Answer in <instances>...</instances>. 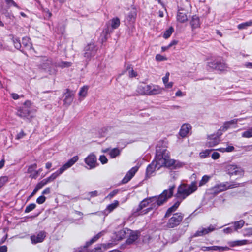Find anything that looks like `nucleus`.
Here are the masks:
<instances>
[{"label": "nucleus", "instance_id": "obj_21", "mask_svg": "<svg viewBox=\"0 0 252 252\" xmlns=\"http://www.w3.org/2000/svg\"><path fill=\"white\" fill-rule=\"evenodd\" d=\"M199 19L196 16H193L191 21V25L192 29L198 28L200 26Z\"/></svg>", "mask_w": 252, "mask_h": 252}, {"label": "nucleus", "instance_id": "obj_30", "mask_svg": "<svg viewBox=\"0 0 252 252\" xmlns=\"http://www.w3.org/2000/svg\"><path fill=\"white\" fill-rule=\"evenodd\" d=\"M211 177L208 175H204L202 177L201 180L199 182V186H202L205 184L210 179Z\"/></svg>", "mask_w": 252, "mask_h": 252}, {"label": "nucleus", "instance_id": "obj_58", "mask_svg": "<svg viewBox=\"0 0 252 252\" xmlns=\"http://www.w3.org/2000/svg\"><path fill=\"white\" fill-rule=\"evenodd\" d=\"M4 163H5L4 159H2L0 161V169H1L3 167Z\"/></svg>", "mask_w": 252, "mask_h": 252}, {"label": "nucleus", "instance_id": "obj_16", "mask_svg": "<svg viewBox=\"0 0 252 252\" xmlns=\"http://www.w3.org/2000/svg\"><path fill=\"white\" fill-rule=\"evenodd\" d=\"M45 237V234L44 232H40L36 235H34L32 237V243H39L41 242Z\"/></svg>", "mask_w": 252, "mask_h": 252}, {"label": "nucleus", "instance_id": "obj_31", "mask_svg": "<svg viewBox=\"0 0 252 252\" xmlns=\"http://www.w3.org/2000/svg\"><path fill=\"white\" fill-rule=\"evenodd\" d=\"M155 59L157 61L160 62L167 61L168 60V58L165 56L158 54L156 55Z\"/></svg>", "mask_w": 252, "mask_h": 252}, {"label": "nucleus", "instance_id": "obj_53", "mask_svg": "<svg viewBox=\"0 0 252 252\" xmlns=\"http://www.w3.org/2000/svg\"><path fill=\"white\" fill-rule=\"evenodd\" d=\"M176 96H183V93H182V92L180 90H178L176 93Z\"/></svg>", "mask_w": 252, "mask_h": 252}, {"label": "nucleus", "instance_id": "obj_56", "mask_svg": "<svg viewBox=\"0 0 252 252\" xmlns=\"http://www.w3.org/2000/svg\"><path fill=\"white\" fill-rule=\"evenodd\" d=\"M52 166V163L49 162H47L46 163L45 167L46 168V169H49L50 168H51Z\"/></svg>", "mask_w": 252, "mask_h": 252}, {"label": "nucleus", "instance_id": "obj_15", "mask_svg": "<svg viewBox=\"0 0 252 252\" xmlns=\"http://www.w3.org/2000/svg\"><path fill=\"white\" fill-rule=\"evenodd\" d=\"M53 177H54V176H53V175H52L51 177H50L48 179H44L42 181H41L36 186V188L34 189V192L35 193L39 189H40L44 185H45L48 182H49L50 181H52V180H54V179H53Z\"/></svg>", "mask_w": 252, "mask_h": 252}, {"label": "nucleus", "instance_id": "obj_64", "mask_svg": "<svg viewBox=\"0 0 252 252\" xmlns=\"http://www.w3.org/2000/svg\"><path fill=\"white\" fill-rule=\"evenodd\" d=\"M109 252H121L118 251V250H114V251H112Z\"/></svg>", "mask_w": 252, "mask_h": 252}, {"label": "nucleus", "instance_id": "obj_36", "mask_svg": "<svg viewBox=\"0 0 252 252\" xmlns=\"http://www.w3.org/2000/svg\"><path fill=\"white\" fill-rule=\"evenodd\" d=\"M244 224V221L243 220H240L239 221L236 222L234 223L235 229L237 230L238 229H240L243 227Z\"/></svg>", "mask_w": 252, "mask_h": 252}, {"label": "nucleus", "instance_id": "obj_59", "mask_svg": "<svg viewBox=\"0 0 252 252\" xmlns=\"http://www.w3.org/2000/svg\"><path fill=\"white\" fill-rule=\"evenodd\" d=\"M32 210V205L30 204L26 209V212H29Z\"/></svg>", "mask_w": 252, "mask_h": 252}, {"label": "nucleus", "instance_id": "obj_41", "mask_svg": "<svg viewBox=\"0 0 252 252\" xmlns=\"http://www.w3.org/2000/svg\"><path fill=\"white\" fill-rule=\"evenodd\" d=\"M100 161L102 164H105L108 162V159L105 156H100L99 158Z\"/></svg>", "mask_w": 252, "mask_h": 252}, {"label": "nucleus", "instance_id": "obj_60", "mask_svg": "<svg viewBox=\"0 0 252 252\" xmlns=\"http://www.w3.org/2000/svg\"><path fill=\"white\" fill-rule=\"evenodd\" d=\"M50 189L49 188H46L43 192V194H48L50 193Z\"/></svg>", "mask_w": 252, "mask_h": 252}, {"label": "nucleus", "instance_id": "obj_61", "mask_svg": "<svg viewBox=\"0 0 252 252\" xmlns=\"http://www.w3.org/2000/svg\"><path fill=\"white\" fill-rule=\"evenodd\" d=\"M91 196H96V195H97V192H96V191L92 192L91 193Z\"/></svg>", "mask_w": 252, "mask_h": 252}, {"label": "nucleus", "instance_id": "obj_50", "mask_svg": "<svg viewBox=\"0 0 252 252\" xmlns=\"http://www.w3.org/2000/svg\"><path fill=\"white\" fill-rule=\"evenodd\" d=\"M169 48H170V47L169 45L167 46H162L161 47V52H164L168 50Z\"/></svg>", "mask_w": 252, "mask_h": 252}, {"label": "nucleus", "instance_id": "obj_11", "mask_svg": "<svg viewBox=\"0 0 252 252\" xmlns=\"http://www.w3.org/2000/svg\"><path fill=\"white\" fill-rule=\"evenodd\" d=\"M191 129V126L189 124H183L180 130L179 135L182 137H186Z\"/></svg>", "mask_w": 252, "mask_h": 252}, {"label": "nucleus", "instance_id": "obj_4", "mask_svg": "<svg viewBox=\"0 0 252 252\" xmlns=\"http://www.w3.org/2000/svg\"><path fill=\"white\" fill-rule=\"evenodd\" d=\"M226 172L230 176H234L237 179L243 177L244 171L240 167L235 164H228L225 167Z\"/></svg>", "mask_w": 252, "mask_h": 252}, {"label": "nucleus", "instance_id": "obj_55", "mask_svg": "<svg viewBox=\"0 0 252 252\" xmlns=\"http://www.w3.org/2000/svg\"><path fill=\"white\" fill-rule=\"evenodd\" d=\"M71 65V63L69 62H67V63H62V66L63 67H68V66H70Z\"/></svg>", "mask_w": 252, "mask_h": 252}, {"label": "nucleus", "instance_id": "obj_34", "mask_svg": "<svg viewBox=\"0 0 252 252\" xmlns=\"http://www.w3.org/2000/svg\"><path fill=\"white\" fill-rule=\"evenodd\" d=\"M180 204V202L177 201L176 202L173 206H172L171 207L169 208L168 210L167 214L168 213H171L173 211H175L176 209L178 207L179 205Z\"/></svg>", "mask_w": 252, "mask_h": 252}, {"label": "nucleus", "instance_id": "obj_49", "mask_svg": "<svg viewBox=\"0 0 252 252\" xmlns=\"http://www.w3.org/2000/svg\"><path fill=\"white\" fill-rule=\"evenodd\" d=\"M7 248L6 246H2L0 247V252H7Z\"/></svg>", "mask_w": 252, "mask_h": 252}, {"label": "nucleus", "instance_id": "obj_2", "mask_svg": "<svg viewBox=\"0 0 252 252\" xmlns=\"http://www.w3.org/2000/svg\"><path fill=\"white\" fill-rule=\"evenodd\" d=\"M163 89L158 85L147 84L143 82L139 83L136 92L140 95H153L161 94Z\"/></svg>", "mask_w": 252, "mask_h": 252}, {"label": "nucleus", "instance_id": "obj_6", "mask_svg": "<svg viewBox=\"0 0 252 252\" xmlns=\"http://www.w3.org/2000/svg\"><path fill=\"white\" fill-rule=\"evenodd\" d=\"M78 160V157L75 156L71 158L66 163L63 165L58 171L53 174V179L62 174L64 170L72 166Z\"/></svg>", "mask_w": 252, "mask_h": 252}, {"label": "nucleus", "instance_id": "obj_27", "mask_svg": "<svg viewBox=\"0 0 252 252\" xmlns=\"http://www.w3.org/2000/svg\"><path fill=\"white\" fill-rule=\"evenodd\" d=\"M234 147L232 145H228L227 147H221L218 149V150L222 153L231 152L234 150Z\"/></svg>", "mask_w": 252, "mask_h": 252}, {"label": "nucleus", "instance_id": "obj_22", "mask_svg": "<svg viewBox=\"0 0 252 252\" xmlns=\"http://www.w3.org/2000/svg\"><path fill=\"white\" fill-rule=\"evenodd\" d=\"M138 238V234L137 232H132L130 233L129 238L126 240L127 244H130L133 243Z\"/></svg>", "mask_w": 252, "mask_h": 252}, {"label": "nucleus", "instance_id": "obj_47", "mask_svg": "<svg viewBox=\"0 0 252 252\" xmlns=\"http://www.w3.org/2000/svg\"><path fill=\"white\" fill-rule=\"evenodd\" d=\"M25 135V134L24 133V132L21 131L16 136V139L19 140V139L23 138Z\"/></svg>", "mask_w": 252, "mask_h": 252}, {"label": "nucleus", "instance_id": "obj_51", "mask_svg": "<svg viewBox=\"0 0 252 252\" xmlns=\"http://www.w3.org/2000/svg\"><path fill=\"white\" fill-rule=\"evenodd\" d=\"M120 233V237H119L117 239L118 240H121L123 239V238L124 237L125 233L123 231H121L119 232Z\"/></svg>", "mask_w": 252, "mask_h": 252}, {"label": "nucleus", "instance_id": "obj_3", "mask_svg": "<svg viewBox=\"0 0 252 252\" xmlns=\"http://www.w3.org/2000/svg\"><path fill=\"white\" fill-rule=\"evenodd\" d=\"M197 189V187L195 183H192L191 185L189 186L183 184L178 188L177 197L180 199H183L196 190Z\"/></svg>", "mask_w": 252, "mask_h": 252}, {"label": "nucleus", "instance_id": "obj_63", "mask_svg": "<svg viewBox=\"0 0 252 252\" xmlns=\"http://www.w3.org/2000/svg\"><path fill=\"white\" fill-rule=\"evenodd\" d=\"M247 66H250V67H252V63H249L247 64Z\"/></svg>", "mask_w": 252, "mask_h": 252}, {"label": "nucleus", "instance_id": "obj_43", "mask_svg": "<svg viewBox=\"0 0 252 252\" xmlns=\"http://www.w3.org/2000/svg\"><path fill=\"white\" fill-rule=\"evenodd\" d=\"M211 157H212V159H213L214 160H216V159H219L220 158V155L218 152H214L212 154Z\"/></svg>", "mask_w": 252, "mask_h": 252}, {"label": "nucleus", "instance_id": "obj_24", "mask_svg": "<svg viewBox=\"0 0 252 252\" xmlns=\"http://www.w3.org/2000/svg\"><path fill=\"white\" fill-rule=\"evenodd\" d=\"M88 87L87 86H83L80 89L78 94L81 99H83L86 96L88 93Z\"/></svg>", "mask_w": 252, "mask_h": 252}, {"label": "nucleus", "instance_id": "obj_1", "mask_svg": "<svg viewBox=\"0 0 252 252\" xmlns=\"http://www.w3.org/2000/svg\"><path fill=\"white\" fill-rule=\"evenodd\" d=\"M157 160L158 165V169L162 166L178 168L184 165L183 163L171 158L168 151L166 149H163L158 153Z\"/></svg>", "mask_w": 252, "mask_h": 252}, {"label": "nucleus", "instance_id": "obj_14", "mask_svg": "<svg viewBox=\"0 0 252 252\" xmlns=\"http://www.w3.org/2000/svg\"><path fill=\"white\" fill-rule=\"evenodd\" d=\"M215 229V227L211 225L209 227H208V228H203L200 230H198L196 233V236H203L214 231Z\"/></svg>", "mask_w": 252, "mask_h": 252}, {"label": "nucleus", "instance_id": "obj_28", "mask_svg": "<svg viewBox=\"0 0 252 252\" xmlns=\"http://www.w3.org/2000/svg\"><path fill=\"white\" fill-rule=\"evenodd\" d=\"M120 23V20L118 18H113L111 20V26L113 29H116L119 26Z\"/></svg>", "mask_w": 252, "mask_h": 252}, {"label": "nucleus", "instance_id": "obj_32", "mask_svg": "<svg viewBox=\"0 0 252 252\" xmlns=\"http://www.w3.org/2000/svg\"><path fill=\"white\" fill-rule=\"evenodd\" d=\"M252 25V22L249 21V22H247L239 24L238 26V28L240 30L244 29L246 28L248 26H251Z\"/></svg>", "mask_w": 252, "mask_h": 252}, {"label": "nucleus", "instance_id": "obj_19", "mask_svg": "<svg viewBox=\"0 0 252 252\" xmlns=\"http://www.w3.org/2000/svg\"><path fill=\"white\" fill-rule=\"evenodd\" d=\"M158 166L157 160L153 162L150 165L147 169L148 174H151L154 171L158 170Z\"/></svg>", "mask_w": 252, "mask_h": 252}, {"label": "nucleus", "instance_id": "obj_10", "mask_svg": "<svg viewBox=\"0 0 252 252\" xmlns=\"http://www.w3.org/2000/svg\"><path fill=\"white\" fill-rule=\"evenodd\" d=\"M233 187H234L233 185L227 186V184L222 183L215 186L212 188V189L215 193H218L221 191L226 190L232 188Z\"/></svg>", "mask_w": 252, "mask_h": 252}, {"label": "nucleus", "instance_id": "obj_20", "mask_svg": "<svg viewBox=\"0 0 252 252\" xmlns=\"http://www.w3.org/2000/svg\"><path fill=\"white\" fill-rule=\"evenodd\" d=\"M214 68L215 69H217V70H220V71H225V70H226L227 69V66L224 63H220V62H217L214 64Z\"/></svg>", "mask_w": 252, "mask_h": 252}, {"label": "nucleus", "instance_id": "obj_9", "mask_svg": "<svg viewBox=\"0 0 252 252\" xmlns=\"http://www.w3.org/2000/svg\"><path fill=\"white\" fill-rule=\"evenodd\" d=\"M183 217L178 214H174V216L170 219L168 222V226L173 228L178 225L182 220Z\"/></svg>", "mask_w": 252, "mask_h": 252}, {"label": "nucleus", "instance_id": "obj_25", "mask_svg": "<svg viewBox=\"0 0 252 252\" xmlns=\"http://www.w3.org/2000/svg\"><path fill=\"white\" fill-rule=\"evenodd\" d=\"M22 44L29 51L31 49V41L29 37H24L22 39Z\"/></svg>", "mask_w": 252, "mask_h": 252}, {"label": "nucleus", "instance_id": "obj_7", "mask_svg": "<svg viewBox=\"0 0 252 252\" xmlns=\"http://www.w3.org/2000/svg\"><path fill=\"white\" fill-rule=\"evenodd\" d=\"M31 102L26 101L22 108L18 110V115L21 117H26L29 115L31 112Z\"/></svg>", "mask_w": 252, "mask_h": 252}, {"label": "nucleus", "instance_id": "obj_17", "mask_svg": "<svg viewBox=\"0 0 252 252\" xmlns=\"http://www.w3.org/2000/svg\"><path fill=\"white\" fill-rule=\"evenodd\" d=\"M177 20L181 23H184L188 20V17L183 10H180L179 11L177 15Z\"/></svg>", "mask_w": 252, "mask_h": 252}, {"label": "nucleus", "instance_id": "obj_46", "mask_svg": "<svg viewBox=\"0 0 252 252\" xmlns=\"http://www.w3.org/2000/svg\"><path fill=\"white\" fill-rule=\"evenodd\" d=\"M173 86V82H168L165 85V88L166 89H170L172 88Z\"/></svg>", "mask_w": 252, "mask_h": 252}, {"label": "nucleus", "instance_id": "obj_13", "mask_svg": "<svg viewBox=\"0 0 252 252\" xmlns=\"http://www.w3.org/2000/svg\"><path fill=\"white\" fill-rule=\"evenodd\" d=\"M137 170L138 168L136 167H133L132 169H131L126 175L125 177L124 178L123 180V182L124 183H127L135 175Z\"/></svg>", "mask_w": 252, "mask_h": 252}, {"label": "nucleus", "instance_id": "obj_52", "mask_svg": "<svg viewBox=\"0 0 252 252\" xmlns=\"http://www.w3.org/2000/svg\"><path fill=\"white\" fill-rule=\"evenodd\" d=\"M5 1L7 2V3L9 5H13L15 6L16 5V4L15 3L13 0H5Z\"/></svg>", "mask_w": 252, "mask_h": 252}, {"label": "nucleus", "instance_id": "obj_5", "mask_svg": "<svg viewBox=\"0 0 252 252\" xmlns=\"http://www.w3.org/2000/svg\"><path fill=\"white\" fill-rule=\"evenodd\" d=\"M174 187H171L167 190H164L158 198L156 197L152 198V201H156L158 206L162 205L169 198L171 197L173 194V190Z\"/></svg>", "mask_w": 252, "mask_h": 252}, {"label": "nucleus", "instance_id": "obj_26", "mask_svg": "<svg viewBox=\"0 0 252 252\" xmlns=\"http://www.w3.org/2000/svg\"><path fill=\"white\" fill-rule=\"evenodd\" d=\"M121 153L120 149L118 148H114L109 151V154L112 158H115L118 156Z\"/></svg>", "mask_w": 252, "mask_h": 252}, {"label": "nucleus", "instance_id": "obj_39", "mask_svg": "<svg viewBox=\"0 0 252 252\" xmlns=\"http://www.w3.org/2000/svg\"><path fill=\"white\" fill-rule=\"evenodd\" d=\"M8 181L6 177H1L0 178V188L3 186Z\"/></svg>", "mask_w": 252, "mask_h": 252}, {"label": "nucleus", "instance_id": "obj_62", "mask_svg": "<svg viewBox=\"0 0 252 252\" xmlns=\"http://www.w3.org/2000/svg\"><path fill=\"white\" fill-rule=\"evenodd\" d=\"M108 151H109V150H108V149H103V150H102V152L103 153H106V152H108Z\"/></svg>", "mask_w": 252, "mask_h": 252}, {"label": "nucleus", "instance_id": "obj_44", "mask_svg": "<svg viewBox=\"0 0 252 252\" xmlns=\"http://www.w3.org/2000/svg\"><path fill=\"white\" fill-rule=\"evenodd\" d=\"M45 201V197L43 196L39 197L37 199V202L39 204H42Z\"/></svg>", "mask_w": 252, "mask_h": 252}, {"label": "nucleus", "instance_id": "obj_37", "mask_svg": "<svg viewBox=\"0 0 252 252\" xmlns=\"http://www.w3.org/2000/svg\"><path fill=\"white\" fill-rule=\"evenodd\" d=\"M170 73L169 72H167L165 74V75L162 78V82L165 85L167 82H169Z\"/></svg>", "mask_w": 252, "mask_h": 252}, {"label": "nucleus", "instance_id": "obj_42", "mask_svg": "<svg viewBox=\"0 0 252 252\" xmlns=\"http://www.w3.org/2000/svg\"><path fill=\"white\" fill-rule=\"evenodd\" d=\"M154 202V201H152V198H150L149 199H147L146 200H144L143 201H142L141 203V206L142 207H145L146 206L149 202Z\"/></svg>", "mask_w": 252, "mask_h": 252}, {"label": "nucleus", "instance_id": "obj_8", "mask_svg": "<svg viewBox=\"0 0 252 252\" xmlns=\"http://www.w3.org/2000/svg\"><path fill=\"white\" fill-rule=\"evenodd\" d=\"M85 162L89 169L94 168L97 165L96 157L94 154H91L85 158Z\"/></svg>", "mask_w": 252, "mask_h": 252}, {"label": "nucleus", "instance_id": "obj_40", "mask_svg": "<svg viewBox=\"0 0 252 252\" xmlns=\"http://www.w3.org/2000/svg\"><path fill=\"white\" fill-rule=\"evenodd\" d=\"M13 43L15 47L17 49H20L21 47V44L18 39H14L13 40Z\"/></svg>", "mask_w": 252, "mask_h": 252}, {"label": "nucleus", "instance_id": "obj_29", "mask_svg": "<svg viewBox=\"0 0 252 252\" xmlns=\"http://www.w3.org/2000/svg\"><path fill=\"white\" fill-rule=\"evenodd\" d=\"M174 31L173 27H170L167 30H166L163 34V37L165 39L169 38Z\"/></svg>", "mask_w": 252, "mask_h": 252}, {"label": "nucleus", "instance_id": "obj_35", "mask_svg": "<svg viewBox=\"0 0 252 252\" xmlns=\"http://www.w3.org/2000/svg\"><path fill=\"white\" fill-rule=\"evenodd\" d=\"M211 151V150H205L199 153V156L201 158H206L207 156H209Z\"/></svg>", "mask_w": 252, "mask_h": 252}, {"label": "nucleus", "instance_id": "obj_45", "mask_svg": "<svg viewBox=\"0 0 252 252\" xmlns=\"http://www.w3.org/2000/svg\"><path fill=\"white\" fill-rule=\"evenodd\" d=\"M236 122L234 120L228 122L224 124V128H225L226 129H227L230 126V125H231L232 124H236Z\"/></svg>", "mask_w": 252, "mask_h": 252}, {"label": "nucleus", "instance_id": "obj_23", "mask_svg": "<svg viewBox=\"0 0 252 252\" xmlns=\"http://www.w3.org/2000/svg\"><path fill=\"white\" fill-rule=\"evenodd\" d=\"M42 68L45 71L49 72L50 74H54L55 70L52 67V65L49 63H46L43 65Z\"/></svg>", "mask_w": 252, "mask_h": 252}, {"label": "nucleus", "instance_id": "obj_33", "mask_svg": "<svg viewBox=\"0 0 252 252\" xmlns=\"http://www.w3.org/2000/svg\"><path fill=\"white\" fill-rule=\"evenodd\" d=\"M242 136L245 138L252 137V127L248 130L244 132L242 134Z\"/></svg>", "mask_w": 252, "mask_h": 252}, {"label": "nucleus", "instance_id": "obj_38", "mask_svg": "<svg viewBox=\"0 0 252 252\" xmlns=\"http://www.w3.org/2000/svg\"><path fill=\"white\" fill-rule=\"evenodd\" d=\"M118 205V202L116 201L114 203L110 204L108 206V209L110 211H112L114 209L116 208Z\"/></svg>", "mask_w": 252, "mask_h": 252}, {"label": "nucleus", "instance_id": "obj_57", "mask_svg": "<svg viewBox=\"0 0 252 252\" xmlns=\"http://www.w3.org/2000/svg\"><path fill=\"white\" fill-rule=\"evenodd\" d=\"M224 232L226 233H231L232 230V229L230 227L226 228L223 230Z\"/></svg>", "mask_w": 252, "mask_h": 252}, {"label": "nucleus", "instance_id": "obj_18", "mask_svg": "<svg viewBox=\"0 0 252 252\" xmlns=\"http://www.w3.org/2000/svg\"><path fill=\"white\" fill-rule=\"evenodd\" d=\"M64 95V102L67 104H70L73 100L74 93L72 91L67 90L65 93Z\"/></svg>", "mask_w": 252, "mask_h": 252}, {"label": "nucleus", "instance_id": "obj_54", "mask_svg": "<svg viewBox=\"0 0 252 252\" xmlns=\"http://www.w3.org/2000/svg\"><path fill=\"white\" fill-rule=\"evenodd\" d=\"M177 43H178V41L177 40H172L170 42V43L169 44V45L171 48L172 46L176 45Z\"/></svg>", "mask_w": 252, "mask_h": 252}, {"label": "nucleus", "instance_id": "obj_12", "mask_svg": "<svg viewBox=\"0 0 252 252\" xmlns=\"http://www.w3.org/2000/svg\"><path fill=\"white\" fill-rule=\"evenodd\" d=\"M220 142L218 137L214 135H209L207 137L206 145L208 147H212L217 145Z\"/></svg>", "mask_w": 252, "mask_h": 252}, {"label": "nucleus", "instance_id": "obj_48", "mask_svg": "<svg viewBox=\"0 0 252 252\" xmlns=\"http://www.w3.org/2000/svg\"><path fill=\"white\" fill-rule=\"evenodd\" d=\"M11 96L13 98V99H14L15 100H17V99H19L20 97L19 95L17 94H16V93H12L11 94Z\"/></svg>", "mask_w": 252, "mask_h": 252}]
</instances>
